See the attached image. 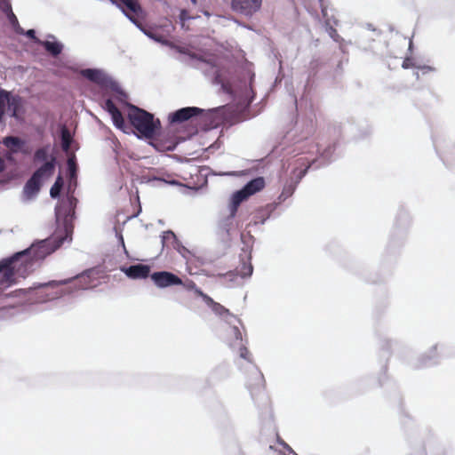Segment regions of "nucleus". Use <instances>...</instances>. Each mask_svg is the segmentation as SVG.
Listing matches in <instances>:
<instances>
[{
    "instance_id": "18",
    "label": "nucleus",
    "mask_w": 455,
    "mask_h": 455,
    "mask_svg": "<svg viewBox=\"0 0 455 455\" xmlns=\"http://www.w3.org/2000/svg\"><path fill=\"white\" fill-rule=\"evenodd\" d=\"M42 44L52 56H58L62 51V45L57 42L44 41Z\"/></svg>"
},
{
    "instance_id": "12",
    "label": "nucleus",
    "mask_w": 455,
    "mask_h": 455,
    "mask_svg": "<svg viewBox=\"0 0 455 455\" xmlns=\"http://www.w3.org/2000/svg\"><path fill=\"white\" fill-rule=\"evenodd\" d=\"M200 298L203 299L204 303L212 308V310L218 315H228L229 310L221 304L214 301L210 296L204 292H199Z\"/></svg>"
},
{
    "instance_id": "22",
    "label": "nucleus",
    "mask_w": 455,
    "mask_h": 455,
    "mask_svg": "<svg viewBox=\"0 0 455 455\" xmlns=\"http://www.w3.org/2000/svg\"><path fill=\"white\" fill-rule=\"evenodd\" d=\"M61 141H62V148L67 151L71 144V135L68 129L64 128L61 131Z\"/></svg>"
},
{
    "instance_id": "3",
    "label": "nucleus",
    "mask_w": 455,
    "mask_h": 455,
    "mask_svg": "<svg viewBox=\"0 0 455 455\" xmlns=\"http://www.w3.org/2000/svg\"><path fill=\"white\" fill-rule=\"evenodd\" d=\"M263 0H232L231 9L243 16L251 17L261 9Z\"/></svg>"
},
{
    "instance_id": "30",
    "label": "nucleus",
    "mask_w": 455,
    "mask_h": 455,
    "mask_svg": "<svg viewBox=\"0 0 455 455\" xmlns=\"http://www.w3.org/2000/svg\"><path fill=\"white\" fill-rule=\"evenodd\" d=\"M150 37L154 38L155 40L158 41V42H161L164 44H167V41L164 40L163 39V36H156L154 34H148Z\"/></svg>"
},
{
    "instance_id": "14",
    "label": "nucleus",
    "mask_w": 455,
    "mask_h": 455,
    "mask_svg": "<svg viewBox=\"0 0 455 455\" xmlns=\"http://www.w3.org/2000/svg\"><path fill=\"white\" fill-rule=\"evenodd\" d=\"M55 168V158L52 157L51 161L44 163L41 167H39L34 174L39 179H43L44 177L51 176Z\"/></svg>"
},
{
    "instance_id": "2",
    "label": "nucleus",
    "mask_w": 455,
    "mask_h": 455,
    "mask_svg": "<svg viewBox=\"0 0 455 455\" xmlns=\"http://www.w3.org/2000/svg\"><path fill=\"white\" fill-rule=\"evenodd\" d=\"M204 109L197 107H187L180 108L168 116L171 124H181L185 122H193L195 118L201 116Z\"/></svg>"
},
{
    "instance_id": "5",
    "label": "nucleus",
    "mask_w": 455,
    "mask_h": 455,
    "mask_svg": "<svg viewBox=\"0 0 455 455\" xmlns=\"http://www.w3.org/2000/svg\"><path fill=\"white\" fill-rule=\"evenodd\" d=\"M150 278L159 288H166L182 283V280L178 275L168 271L155 272L151 274Z\"/></svg>"
},
{
    "instance_id": "38",
    "label": "nucleus",
    "mask_w": 455,
    "mask_h": 455,
    "mask_svg": "<svg viewBox=\"0 0 455 455\" xmlns=\"http://www.w3.org/2000/svg\"><path fill=\"white\" fill-rule=\"evenodd\" d=\"M239 455H244L242 451H239Z\"/></svg>"
},
{
    "instance_id": "31",
    "label": "nucleus",
    "mask_w": 455,
    "mask_h": 455,
    "mask_svg": "<svg viewBox=\"0 0 455 455\" xmlns=\"http://www.w3.org/2000/svg\"><path fill=\"white\" fill-rule=\"evenodd\" d=\"M4 99H0V121L2 120L4 114Z\"/></svg>"
},
{
    "instance_id": "7",
    "label": "nucleus",
    "mask_w": 455,
    "mask_h": 455,
    "mask_svg": "<svg viewBox=\"0 0 455 455\" xmlns=\"http://www.w3.org/2000/svg\"><path fill=\"white\" fill-rule=\"evenodd\" d=\"M3 144L12 153L21 152L24 155L30 153L29 148L26 147V141L19 137L7 136L3 140Z\"/></svg>"
},
{
    "instance_id": "6",
    "label": "nucleus",
    "mask_w": 455,
    "mask_h": 455,
    "mask_svg": "<svg viewBox=\"0 0 455 455\" xmlns=\"http://www.w3.org/2000/svg\"><path fill=\"white\" fill-rule=\"evenodd\" d=\"M121 271L130 279H146L150 276L151 267L148 265L136 264L121 267Z\"/></svg>"
},
{
    "instance_id": "19",
    "label": "nucleus",
    "mask_w": 455,
    "mask_h": 455,
    "mask_svg": "<svg viewBox=\"0 0 455 455\" xmlns=\"http://www.w3.org/2000/svg\"><path fill=\"white\" fill-rule=\"evenodd\" d=\"M49 146H45L38 148L34 155L35 162H43L45 161L48 157Z\"/></svg>"
},
{
    "instance_id": "4",
    "label": "nucleus",
    "mask_w": 455,
    "mask_h": 455,
    "mask_svg": "<svg viewBox=\"0 0 455 455\" xmlns=\"http://www.w3.org/2000/svg\"><path fill=\"white\" fill-rule=\"evenodd\" d=\"M112 4L119 7L123 12L135 24L136 17L142 13V8L137 0H109Z\"/></svg>"
},
{
    "instance_id": "10",
    "label": "nucleus",
    "mask_w": 455,
    "mask_h": 455,
    "mask_svg": "<svg viewBox=\"0 0 455 455\" xmlns=\"http://www.w3.org/2000/svg\"><path fill=\"white\" fill-rule=\"evenodd\" d=\"M248 388L252 396L260 394L265 389V379L262 374L257 373L248 379Z\"/></svg>"
},
{
    "instance_id": "20",
    "label": "nucleus",
    "mask_w": 455,
    "mask_h": 455,
    "mask_svg": "<svg viewBox=\"0 0 455 455\" xmlns=\"http://www.w3.org/2000/svg\"><path fill=\"white\" fill-rule=\"evenodd\" d=\"M295 191V185L294 184H289L285 185L283 188L282 193L280 194L278 199L280 202L285 201L287 198L292 196V194Z\"/></svg>"
},
{
    "instance_id": "16",
    "label": "nucleus",
    "mask_w": 455,
    "mask_h": 455,
    "mask_svg": "<svg viewBox=\"0 0 455 455\" xmlns=\"http://www.w3.org/2000/svg\"><path fill=\"white\" fill-rule=\"evenodd\" d=\"M40 180L38 177H36L35 174L32 175V177L27 181L24 190L26 193L29 194H35L39 191L40 188Z\"/></svg>"
},
{
    "instance_id": "11",
    "label": "nucleus",
    "mask_w": 455,
    "mask_h": 455,
    "mask_svg": "<svg viewBox=\"0 0 455 455\" xmlns=\"http://www.w3.org/2000/svg\"><path fill=\"white\" fill-rule=\"evenodd\" d=\"M250 196L247 195L243 188L236 191L231 197L229 205V217L234 218L237 212L238 207L242 202L246 200Z\"/></svg>"
},
{
    "instance_id": "33",
    "label": "nucleus",
    "mask_w": 455,
    "mask_h": 455,
    "mask_svg": "<svg viewBox=\"0 0 455 455\" xmlns=\"http://www.w3.org/2000/svg\"><path fill=\"white\" fill-rule=\"evenodd\" d=\"M5 169V163L4 159L0 156V172H3Z\"/></svg>"
},
{
    "instance_id": "13",
    "label": "nucleus",
    "mask_w": 455,
    "mask_h": 455,
    "mask_svg": "<svg viewBox=\"0 0 455 455\" xmlns=\"http://www.w3.org/2000/svg\"><path fill=\"white\" fill-rule=\"evenodd\" d=\"M265 180L263 177H258L249 181L243 188L250 196L259 192L265 188Z\"/></svg>"
},
{
    "instance_id": "24",
    "label": "nucleus",
    "mask_w": 455,
    "mask_h": 455,
    "mask_svg": "<svg viewBox=\"0 0 455 455\" xmlns=\"http://www.w3.org/2000/svg\"><path fill=\"white\" fill-rule=\"evenodd\" d=\"M12 4L10 3V0H0V11L3 12L4 14L7 12H11Z\"/></svg>"
},
{
    "instance_id": "37",
    "label": "nucleus",
    "mask_w": 455,
    "mask_h": 455,
    "mask_svg": "<svg viewBox=\"0 0 455 455\" xmlns=\"http://www.w3.org/2000/svg\"><path fill=\"white\" fill-rule=\"evenodd\" d=\"M193 4H197L198 0H191Z\"/></svg>"
},
{
    "instance_id": "35",
    "label": "nucleus",
    "mask_w": 455,
    "mask_h": 455,
    "mask_svg": "<svg viewBox=\"0 0 455 455\" xmlns=\"http://www.w3.org/2000/svg\"><path fill=\"white\" fill-rule=\"evenodd\" d=\"M7 97V92L0 88V99H6Z\"/></svg>"
},
{
    "instance_id": "9",
    "label": "nucleus",
    "mask_w": 455,
    "mask_h": 455,
    "mask_svg": "<svg viewBox=\"0 0 455 455\" xmlns=\"http://www.w3.org/2000/svg\"><path fill=\"white\" fill-rule=\"evenodd\" d=\"M104 108L111 115L114 124L117 128H122L124 125L123 115L112 100L108 99L105 101Z\"/></svg>"
},
{
    "instance_id": "27",
    "label": "nucleus",
    "mask_w": 455,
    "mask_h": 455,
    "mask_svg": "<svg viewBox=\"0 0 455 455\" xmlns=\"http://www.w3.org/2000/svg\"><path fill=\"white\" fill-rule=\"evenodd\" d=\"M68 170L70 172V174H71V176H73L76 173V166L75 160L72 159V158H69L68 160Z\"/></svg>"
},
{
    "instance_id": "32",
    "label": "nucleus",
    "mask_w": 455,
    "mask_h": 455,
    "mask_svg": "<svg viewBox=\"0 0 455 455\" xmlns=\"http://www.w3.org/2000/svg\"><path fill=\"white\" fill-rule=\"evenodd\" d=\"M27 36L31 39H36V32L34 29H29L27 31Z\"/></svg>"
},
{
    "instance_id": "28",
    "label": "nucleus",
    "mask_w": 455,
    "mask_h": 455,
    "mask_svg": "<svg viewBox=\"0 0 455 455\" xmlns=\"http://www.w3.org/2000/svg\"><path fill=\"white\" fill-rule=\"evenodd\" d=\"M232 331H233V334L235 335V339L242 343L243 338H242V333H241L239 328L236 326H234L232 328Z\"/></svg>"
},
{
    "instance_id": "21",
    "label": "nucleus",
    "mask_w": 455,
    "mask_h": 455,
    "mask_svg": "<svg viewBox=\"0 0 455 455\" xmlns=\"http://www.w3.org/2000/svg\"><path fill=\"white\" fill-rule=\"evenodd\" d=\"M62 186H63L62 178L60 176H59L57 178L55 183L51 188V190H50L51 196L53 198L57 197L60 193Z\"/></svg>"
},
{
    "instance_id": "29",
    "label": "nucleus",
    "mask_w": 455,
    "mask_h": 455,
    "mask_svg": "<svg viewBox=\"0 0 455 455\" xmlns=\"http://www.w3.org/2000/svg\"><path fill=\"white\" fill-rule=\"evenodd\" d=\"M412 66H413L412 60L409 58L405 59L402 64V67L403 68H411Z\"/></svg>"
},
{
    "instance_id": "8",
    "label": "nucleus",
    "mask_w": 455,
    "mask_h": 455,
    "mask_svg": "<svg viewBox=\"0 0 455 455\" xmlns=\"http://www.w3.org/2000/svg\"><path fill=\"white\" fill-rule=\"evenodd\" d=\"M5 102H7L9 109L12 110L13 117L19 118L23 114V99L20 96H10V93L7 92V97L4 99Z\"/></svg>"
},
{
    "instance_id": "26",
    "label": "nucleus",
    "mask_w": 455,
    "mask_h": 455,
    "mask_svg": "<svg viewBox=\"0 0 455 455\" xmlns=\"http://www.w3.org/2000/svg\"><path fill=\"white\" fill-rule=\"evenodd\" d=\"M239 355H240V357H242L243 359H246V360H249V355H250L249 350L242 343H241V347L239 348Z\"/></svg>"
},
{
    "instance_id": "15",
    "label": "nucleus",
    "mask_w": 455,
    "mask_h": 455,
    "mask_svg": "<svg viewBox=\"0 0 455 455\" xmlns=\"http://www.w3.org/2000/svg\"><path fill=\"white\" fill-rule=\"evenodd\" d=\"M82 75L92 82L100 84L103 81V74L97 69H84Z\"/></svg>"
},
{
    "instance_id": "17",
    "label": "nucleus",
    "mask_w": 455,
    "mask_h": 455,
    "mask_svg": "<svg viewBox=\"0 0 455 455\" xmlns=\"http://www.w3.org/2000/svg\"><path fill=\"white\" fill-rule=\"evenodd\" d=\"M253 267L251 263L250 262V258H248L246 260L242 259L241 266L236 268L237 275H239L242 277H248L251 275Z\"/></svg>"
},
{
    "instance_id": "1",
    "label": "nucleus",
    "mask_w": 455,
    "mask_h": 455,
    "mask_svg": "<svg viewBox=\"0 0 455 455\" xmlns=\"http://www.w3.org/2000/svg\"><path fill=\"white\" fill-rule=\"evenodd\" d=\"M128 118L135 130L147 139H154L152 145L158 151H172L176 143L173 140L162 141L159 138H154L156 130L160 127V121L154 120V116L144 109L132 106Z\"/></svg>"
},
{
    "instance_id": "23",
    "label": "nucleus",
    "mask_w": 455,
    "mask_h": 455,
    "mask_svg": "<svg viewBox=\"0 0 455 455\" xmlns=\"http://www.w3.org/2000/svg\"><path fill=\"white\" fill-rule=\"evenodd\" d=\"M180 285H183V287L188 291H193L195 294L198 297H200L199 292H204L200 288H198L196 284V283L192 280H186L185 282L182 281V283Z\"/></svg>"
},
{
    "instance_id": "25",
    "label": "nucleus",
    "mask_w": 455,
    "mask_h": 455,
    "mask_svg": "<svg viewBox=\"0 0 455 455\" xmlns=\"http://www.w3.org/2000/svg\"><path fill=\"white\" fill-rule=\"evenodd\" d=\"M5 15L12 27L15 28L16 26H19L18 19L16 15L13 13L12 10H11V12H7Z\"/></svg>"
},
{
    "instance_id": "34",
    "label": "nucleus",
    "mask_w": 455,
    "mask_h": 455,
    "mask_svg": "<svg viewBox=\"0 0 455 455\" xmlns=\"http://www.w3.org/2000/svg\"><path fill=\"white\" fill-rule=\"evenodd\" d=\"M65 283H67V281H60V282L53 281V282L49 283V285L52 286V285L65 284Z\"/></svg>"
},
{
    "instance_id": "36",
    "label": "nucleus",
    "mask_w": 455,
    "mask_h": 455,
    "mask_svg": "<svg viewBox=\"0 0 455 455\" xmlns=\"http://www.w3.org/2000/svg\"><path fill=\"white\" fill-rule=\"evenodd\" d=\"M69 203L71 205L76 204V199L75 197L70 198Z\"/></svg>"
}]
</instances>
